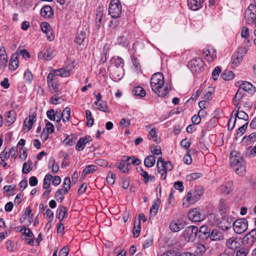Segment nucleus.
<instances>
[{
  "label": "nucleus",
  "mask_w": 256,
  "mask_h": 256,
  "mask_svg": "<svg viewBox=\"0 0 256 256\" xmlns=\"http://www.w3.org/2000/svg\"><path fill=\"white\" fill-rule=\"evenodd\" d=\"M173 169V166L170 161H166L162 166H158V172L161 174V178L164 180L166 176L168 171Z\"/></svg>",
  "instance_id": "obj_11"
},
{
  "label": "nucleus",
  "mask_w": 256,
  "mask_h": 256,
  "mask_svg": "<svg viewBox=\"0 0 256 256\" xmlns=\"http://www.w3.org/2000/svg\"><path fill=\"white\" fill-rule=\"evenodd\" d=\"M60 109L56 110V112L54 110L50 109L46 112L47 117L51 120L54 121L56 120V116L60 114Z\"/></svg>",
  "instance_id": "obj_42"
},
{
  "label": "nucleus",
  "mask_w": 256,
  "mask_h": 256,
  "mask_svg": "<svg viewBox=\"0 0 256 256\" xmlns=\"http://www.w3.org/2000/svg\"><path fill=\"white\" fill-rule=\"evenodd\" d=\"M72 68H62L57 70H55V73L56 76H60L61 77H67L70 76Z\"/></svg>",
  "instance_id": "obj_35"
},
{
  "label": "nucleus",
  "mask_w": 256,
  "mask_h": 256,
  "mask_svg": "<svg viewBox=\"0 0 256 256\" xmlns=\"http://www.w3.org/2000/svg\"><path fill=\"white\" fill-rule=\"evenodd\" d=\"M238 248L235 252V256H246L248 254L249 249L247 246H244Z\"/></svg>",
  "instance_id": "obj_43"
},
{
  "label": "nucleus",
  "mask_w": 256,
  "mask_h": 256,
  "mask_svg": "<svg viewBox=\"0 0 256 256\" xmlns=\"http://www.w3.org/2000/svg\"><path fill=\"white\" fill-rule=\"evenodd\" d=\"M242 243V242L240 240V238L232 236L228 239L225 244L228 249L236 250L240 247Z\"/></svg>",
  "instance_id": "obj_10"
},
{
  "label": "nucleus",
  "mask_w": 256,
  "mask_h": 256,
  "mask_svg": "<svg viewBox=\"0 0 256 256\" xmlns=\"http://www.w3.org/2000/svg\"><path fill=\"white\" fill-rule=\"evenodd\" d=\"M18 66V55L16 54H13L10 60L9 64V69L10 70H15Z\"/></svg>",
  "instance_id": "obj_33"
},
{
  "label": "nucleus",
  "mask_w": 256,
  "mask_h": 256,
  "mask_svg": "<svg viewBox=\"0 0 256 256\" xmlns=\"http://www.w3.org/2000/svg\"><path fill=\"white\" fill-rule=\"evenodd\" d=\"M228 206L226 203L225 202V200L224 199H220V204H219V208L220 210L224 213L228 208Z\"/></svg>",
  "instance_id": "obj_57"
},
{
  "label": "nucleus",
  "mask_w": 256,
  "mask_h": 256,
  "mask_svg": "<svg viewBox=\"0 0 256 256\" xmlns=\"http://www.w3.org/2000/svg\"><path fill=\"white\" fill-rule=\"evenodd\" d=\"M32 164V162L29 161L27 162H24L23 164L22 172L24 174H27L30 172L32 170V168H30V166Z\"/></svg>",
  "instance_id": "obj_56"
},
{
  "label": "nucleus",
  "mask_w": 256,
  "mask_h": 256,
  "mask_svg": "<svg viewBox=\"0 0 256 256\" xmlns=\"http://www.w3.org/2000/svg\"><path fill=\"white\" fill-rule=\"evenodd\" d=\"M67 214V208L64 206H60L57 210L56 218H58L59 221H62L66 217Z\"/></svg>",
  "instance_id": "obj_21"
},
{
  "label": "nucleus",
  "mask_w": 256,
  "mask_h": 256,
  "mask_svg": "<svg viewBox=\"0 0 256 256\" xmlns=\"http://www.w3.org/2000/svg\"><path fill=\"white\" fill-rule=\"evenodd\" d=\"M189 219L194 222H200L205 218L204 215L200 208H193L190 210L188 214Z\"/></svg>",
  "instance_id": "obj_8"
},
{
  "label": "nucleus",
  "mask_w": 256,
  "mask_h": 256,
  "mask_svg": "<svg viewBox=\"0 0 256 256\" xmlns=\"http://www.w3.org/2000/svg\"><path fill=\"white\" fill-rule=\"evenodd\" d=\"M246 54V50L244 48H238L232 56L231 67L234 68L238 66L240 64Z\"/></svg>",
  "instance_id": "obj_7"
},
{
  "label": "nucleus",
  "mask_w": 256,
  "mask_h": 256,
  "mask_svg": "<svg viewBox=\"0 0 256 256\" xmlns=\"http://www.w3.org/2000/svg\"><path fill=\"white\" fill-rule=\"evenodd\" d=\"M92 140V139L90 136H86L80 138L77 142L76 146V149L78 151L83 150L86 146V144L91 142Z\"/></svg>",
  "instance_id": "obj_16"
},
{
  "label": "nucleus",
  "mask_w": 256,
  "mask_h": 256,
  "mask_svg": "<svg viewBox=\"0 0 256 256\" xmlns=\"http://www.w3.org/2000/svg\"><path fill=\"white\" fill-rule=\"evenodd\" d=\"M0 60L1 61L2 64L4 66H6L7 62V56L6 54L5 50H3L2 53H0Z\"/></svg>",
  "instance_id": "obj_61"
},
{
  "label": "nucleus",
  "mask_w": 256,
  "mask_h": 256,
  "mask_svg": "<svg viewBox=\"0 0 256 256\" xmlns=\"http://www.w3.org/2000/svg\"><path fill=\"white\" fill-rule=\"evenodd\" d=\"M97 169V166L94 165H88L83 170L82 176L84 177L86 174H92Z\"/></svg>",
  "instance_id": "obj_41"
},
{
  "label": "nucleus",
  "mask_w": 256,
  "mask_h": 256,
  "mask_svg": "<svg viewBox=\"0 0 256 256\" xmlns=\"http://www.w3.org/2000/svg\"><path fill=\"white\" fill-rule=\"evenodd\" d=\"M221 72V69L220 67L216 66L214 68L212 72V78L214 80H218L219 74Z\"/></svg>",
  "instance_id": "obj_59"
},
{
  "label": "nucleus",
  "mask_w": 256,
  "mask_h": 256,
  "mask_svg": "<svg viewBox=\"0 0 256 256\" xmlns=\"http://www.w3.org/2000/svg\"><path fill=\"white\" fill-rule=\"evenodd\" d=\"M212 240H223L224 236L222 233L218 230H212L208 234Z\"/></svg>",
  "instance_id": "obj_23"
},
{
  "label": "nucleus",
  "mask_w": 256,
  "mask_h": 256,
  "mask_svg": "<svg viewBox=\"0 0 256 256\" xmlns=\"http://www.w3.org/2000/svg\"><path fill=\"white\" fill-rule=\"evenodd\" d=\"M110 74H112L114 78L120 79L124 75L123 68L110 67Z\"/></svg>",
  "instance_id": "obj_22"
},
{
  "label": "nucleus",
  "mask_w": 256,
  "mask_h": 256,
  "mask_svg": "<svg viewBox=\"0 0 256 256\" xmlns=\"http://www.w3.org/2000/svg\"><path fill=\"white\" fill-rule=\"evenodd\" d=\"M194 252L198 256L202 255L206 250V247L203 244L198 242L194 244Z\"/></svg>",
  "instance_id": "obj_26"
},
{
  "label": "nucleus",
  "mask_w": 256,
  "mask_h": 256,
  "mask_svg": "<svg viewBox=\"0 0 256 256\" xmlns=\"http://www.w3.org/2000/svg\"><path fill=\"white\" fill-rule=\"evenodd\" d=\"M36 118V115L34 114L32 115L29 116L28 118H26L24 122V125L26 128L28 130H30L34 122L36 121L34 119Z\"/></svg>",
  "instance_id": "obj_28"
},
{
  "label": "nucleus",
  "mask_w": 256,
  "mask_h": 256,
  "mask_svg": "<svg viewBox=\"0 0 256 256\" xmlns=\"http://www.w3.org/2000/svg\"><path fill=\"white\" fill-rule=\"evenodd\" d=\"M218 256H235V251L230 250L228 249L224 250Z\"/></svg>",
  "instance_id": "obj_63"
},
{
  "label": "nucleus",
  "mask_w": 256,
  "mask_h": 256,
  "mask_svg": "<svg viewBox=\"0 0 256 256\" xmlns=\"http://www.w3.org/2000/svg\"><path fill=\"white\" fill-rule=\"evenodd\" d=\"M232 219L229 218L224 217L220 218L218 226L224 230H228L232 227Z\"/></svg>",
  "instance_id": "obj_15"
},
{
  "label": "nucleus",
  "mask_w": 256,
  "mask_h": 256,
  "mask_svg": "<svg viewBox=\"0 0 256 256\" xmlns=\"http://www.w3.org/2000/svg\"><path fill=\"white\" fill-rule=\"evenodd\" d=\"M234 74L230 70H226L221 74V77L224 80H230L234 78Z\"/></svg>",
  "instance_id": "obj_44"
},
{
  "label": "nucleus",
  "mask_w": 256,
  "mask_h": 256,
  "mask_svg": "<svg viewBox=\"0 0 256 256\" xmlns=\"http://www.w3.org/2000/svg\"><path fill=\"white\" fill-rule=\"evenodd\" d=\"M86 37V34L84 31L78 32L76 34V37L74 42L79 45H80L84 42Z\"/></svg>",
  "instance_id": "obj_34"
},
{
  "label": "nucleus",
  "mask_w": 256,
  "mask_h": 256,
  "mask_svg": "<svg viewBox=\"0 0 256 256\" xmlns=\"http://www.w3.org/2000/svg\"><path fill=\"white\" fill-rule=\"evenodd\" d=\"M150 86L153 92L158 96H166L170 90V84L164 85V76L162 73L154 74L150 79Z\"/></svg>",
  "instance_id": "obj_1"
},
{
  "label": "nucleus",
  "mask_w": 256,
  "mask_h": 256,
  "mask_svg": "<svg viewBox=\"0 0 256 256\" xmlns=\"http://www.w3.org/2000/svg\"><path fill=\"white\" fill-rule=\"evenodd\" d=\"M160 204V198H157L154 200L152 205L150 209V216H154L158 212V210Z\"/></svg>",
  "instance_id": "obj_24"
},
{
  "label": "nucleus",
  "mask_w": 256,
  "mask_h": 256,
  "mask_svg": "<svg viewBox=\"0 0 256 256\" xmlns=\"http://www.w3.org/2000/svg\"><path fill=\"white\" fill-rule=\"evenodd\" d=\"M94 104L96 106V109L100 111L106 112L108 106L106 102L101 101L100 102H95Z\"/></svg>",
  "instance_id": "obj_45"
},
{
  "label": "nucleus",
  "mask_w": 256,
  "mask_h": 256,
  "mask_svg": "<svg viewBox=\"0 0 256 256\" xmlns=\"http://www.w3.org/2000/svg\"><path fill=\"white\" fill-rule=\"evenodd\" d=\"M70 115V108L69 107H66L61 114V116H62V121L66 122L69 121Z\"/></svg>",
  "instance_id": "obj_46"
},
{
  "label": "nucleus",
  "mask_w": 256,
  "mask_h": 256,
  "mask_svg": "<svg viewBox=\"0 0 256 256\" xmlns=\"http://www.w3.org/2000/svg\"><path fill=\"white\" fill-rule=\"evenodd\" d=\"M202 176V174L199 172L192 173L186 176L188 180L192 181Z\"/></svg>",
  "instance_id": "obj_53"
},
{
  "label": "nucleus",
  "mask_w": 256,
  "mask_h": 256,
  "mask_svg": "<svg viewBox=\"0 0 256 256\" xmlns=\"http://www.w3.org/2000/svg\"><path fill=\"white\" fill-rule=\"evenodd\" d=\"M244 18L246 22L249 24H256V4H250L245 12Z\"/></svg>",
  "instance_id": "obj_6"
},
{
  "label": "nucleus",
  "mask_w": 256,
  "mask_h": 256,
  "mask_svg": "<svg viewBox=\"0 0 256 256\" xmlns=\"http://www.w3.org/2000/svg\"><path fill=\"white\" fill-rule=\"evenodd\" d=\"M187 2L188 8L194 11L198 10L204 4V0H188Z\"/></svg>",
  "instance_id": "obj_13"
},
{
  "label": "nucleus",
  "mask_w": 256,
  "mask_h": 256,
  "mask_svg": "<svg viewBox=\"0 0 256 256\" xmlns=\"http://www.w3.org/2000/svg\"><path fill=\"white\" fill-rule=\"evenodd\" d=\"M64 190L62 189H58L56 192L55 198H56L58 202H61L64 198Z\"/></svg>",
  "instance_id": "obj_52"
},
{
  "label": "nucleus",
  "mask_w": 256,
  "mask_h": 256,
  "mask_svg": "<svg viewBox=\"0 0 256 256\" xmlns=\"http://www.w3.org/2000/svg\"><path fill=\"white\" fill-rule=\"evenodd\" d=\"M112 62L114 63V66H111L112 68H123L124 65V60L120 57H117L116 58H114Z\"/></svg>",
  "instance_id": "obj_40"
},
{
  "label": "nucleus",
  "mask_w": 256,
  "mask_h": 256,
  "mask_svg": "<svg viewBox=\"0 0 256 256\" xmlns=\"http://www.w3.org/2000/svg\"><path fill=\"white\" fill-rule=\"evenodd\" d=\"M184 223L182 222L181 220H178L177 221L172 222L170 224V230L174 232H177L184 227Z\"/></svg>",
  "instance_id": "obj_19"
},
{
  "label": "nucleus",
  "mask_w": 256,
  "mask_h": 256,
  "mask_svg": "<svg viewBox=\"0 0 256 256\" xmlns=\"http://www.w3.org/2000/svg\"><path fill=\"white\" fill-rule=\"evenodd\" d=\"M70 180L69 177H66L64 180L63 186L64 188V194L68 192L70 188Z\"/></svg>",
  "instance_id": "obj_48"
},
{
  "label": "nucleus",
  "mask_w": 256,
  "mask_h": 256,
  "mask_svg": "<svg viewBox=\"0 0 256 256\" xmlns=\"http://www.w3.org/2000/svg\"><path fill=\"white\" fill-rule=\"evenodd\" d=\"M198 234V228L190 226L186 227L184 230L182 235L186 242H193Z\"/></svg>",
  "instance_id": "obj_4"
},
{
  "label": "nucleus",
  "mask_w": 256,
  "mask_h": 256,
  "mask_svg": "<svg viewBox=\"0 0 256 256\" xmlns=\"http://www.w3.org/2000/svg\"><path fill=\"white\" fill-rule=\"evenodd\" d=\"M76 136L75 134L67 135L63 141L66 146H71L75 144Z\"/></svg>",
  "instance_id": "obj_30"
},
{
  "label": "nucleus",
  "mask_w": 256,
  "mask_h": 256,
  "mask_svg": "<svg viewBox=\"0 0 256 256\" xmlns=\"http://www.w3.org/2000/svg\"><path fill=\"white\" fill-rule=\"evenodd\" d=\"M156 162V158L154 156L150 155L146 157L144 160V164L147 168L152 167Z\"/></svg>",
  "instance_id": "obj_38"
},
{
  "label": "nucleus",
  "mask_w": 256,
  "mask_h": 256,
  "mask_svg": "<svg viewBox=\"0 0 256 256\" xmlns=\"http://www.w3.org/2000/svg\"><path fill=\"white\" fill-rule=\"evenodd\" d=\"M247 243L253 244L256 240V229H253L246 236Z\"/></svg>",
  "instance_id": "obj_32"
},
{
  "label": "nucleus",
  "mask_w": 256,
  "mask_h": 256,
  "mask_svg": "<svg viewBox=\"0 0 256 256\" xmlns=\"http://www.w3.org/2000/svg\"><path fill=\"white\" fill-rule=\"evenodd\" d=\"M193 191L194 202H197L204 194V189L203 188L199 186L195 188Z\"/></svg>",
  "instance_id": "obj_29"
},
{
  "label": "nucleus",
  "mask_w": 256,
  "mask_h": 256,
  "mask_svg": "<svg viewBox=\"0 0 256 256\" xmlns=\"http://www.w3.org/2000/svg\"><path fill=\"white\" fill-rule=\"evenodd\" d=\"M141 222L140 220H135L134 222V227L133 229V234L134 238H137L140 232Z\"/></svg>",
  "instance_id": "obj_39"
},
{
  "label": "nucleus",
  "mask_w": 256,
  "mask_h": 256,
  "mask_svg": "<svg viewBox=\"0 0 256 256\" xmlns=\"http://www.w3.org/2000/svg\"><path fill=\"white\" fill-rule=\"evenodd\" d=\"M20 232L28 237L32 238L34 236L33 233L28 228H26V227L22 228L20 229Z\"/></svg>",
  "instance_id": "obj_60"
},
{
  "label": "nucleus",
  "mask_w": 256,
  "mask_h": 256,
  "mask_svg": "<svg viewBox=\"0 0 256 256\" xmlns=\"http://www.w3.org/2000/svg\"><path fill=\"white\" fill-rule=\"evenodd\" d=\"M108 13L112 18H118L122 13V6L119 0H112L109 5Z\"/></svg>",
  "instance_id": "obj_5"
},
{
  "label": "nucleus",
  "mask_w": 256,
  "mask_h": 256,
  "mask_svg": "<svg viewBox=\"0 0 256 256\" xmlns=\"http://www.w3.org/2000/svg\"><path fill=\"white\" fill-rule=\"evenodd\" d=\"M40 28L43 32H50L52 30L50 24L46 22H42L40 24Z\"/></svg>",
  "instance_id": "obj_58"
},
{
  "label": "nucleus",
  "mask_w": 256,
  "mask_h": 256,
  "mask_svg": "<svg viewBox=\"0 0 256 256\" xmlns=\"http://www.w3.org/2000/svg\"><path fill=\"white\" fill-rule=\"evenodd\" d=\"M236 118H238L239 119L244 120H248V116L246 112L242 110L238 112V110H237L234 114V118L232 125V128H230L231 130H232L234 128V126L236 122Z\"/></svg>",
  "instance_id": "obj_27"
},
{
  "label": "nucleus",
  "mask_w": 256,
  "mask_h": 256,
  "mask_svg": "<svg viewBox=\"0 0 256 256\" xmlns=\"http://www.w3.org/2000/svg\"><path fill=\"white\" fill-rule=\"evenodd\" d=\"M140 170L141 172L140 174L144 178L145 184H147L149 180H152L154 179V176H149L148 173L142 168H140Z\"/></svg>",
  "instance_id": "obj_49"
},
{
  "label": "nucleus",
  "mask_w": 256,
  "mask_h": 256,
  "mask_svg": "<svg viewBox=\"0 0 256 256\" xmlns=\"http://www.w3.org/2000/svg\"><path fill=\"white\" fill-rule=\"evenodd\" d=\"M54 56V50L52 48H48L45 51H41L38 54V58L45 60H51Z\"/></svg>",
  "instance_id": "obj_17"
},
{
  "label": "nucleus",
  "mask_w": 256,
  "mask_h": 256,
  "mask_svg": "<svg viewBox=\"0 0 256 256\" xmlns=\"http://www.w3.org/2000/svg\"><path fill=\"white\" fill-rule=\"evenodd\" d=\"M46 131L50 132L53 133L54 131V124L50 122H48L46 124Z\"/></svg>",
  "instance_id": "obj_62"
},
{
  "label": "nucleus",
  "mask_w": 256,
  "mask_h": 256,
  "mask_svg": "<svg viewBox=\"0 0 256 256\" xmlns=\"http://www.w3.org/2000/svg\"><path fill=\"white\" fill-rule=\"evenodd\" d=\"M130 159V157L124 156V159L118 164V168L124 173L128 172L129 170L128 166L130 165V163L129 162Z\"/></svg>",
  "instance_id": "obj_12"
},
{
  "label": "nucleus",
  "mask_w": 256,
  "mask_h": 256,
  "mask_svg": "<svg viewBox=\"0 0 256 256\" xmlns=\"http://www.w3.org/2000/svg\"><path fill=\"white\" fill-rule=\"evenodd\" d=\"M40 14L43 17L50 18L53 16V10L50 6H44L42 8Z\"/></svg>",
  "instance_id": "obj_25"
},
{
  "label": "nucleus",
  "mask_w": 256,
  "mask_h": 256,
  "mask_svg": "<svg viewBox=\"0 0 256 256\" xmlns=\"http://www.w3.org/2000/svg\"><path fill=\"white\" fill-rule=\"evenodd\" d=\"M115 174L112 172H110L106 177V182L110 185H112L115 182Z\"/></svg>",
  "instance_id": "obj_54"
},
{
  "label": "nucleus",
  "mask_w": 256,
  "mask_h": 256,
  "mask_svg": "<svg viewBox=\"0 0 256 256\" xmlns=\"http://www.w3.org/2000/svg\"><path fill=\"white\" fill-rule=\"evenodd\" d=\"M252 88L253 86L252 84L248 82H244L240 84L239 88L242 90L244 92H247L251 93L253 91Z\"/></svg>",
  "instance_id": "obj_37"
},
{
  "label": "nucleus",
  "mask_w": 256,
  "mask_h": 256,
  "mask_svg": "<svg viewBox=\"0 0 256 256\" xmlns=\"http://www.w3.org/2000/svg\"><path fill=\"white\" fill-rule=\"evenodd\" d=\"M16 118V112L14 110H10L6 114V120L8 123V126L12 124Z\"/></svg>",
  "instance_id": "obj_31"
},
{
  "label": "nucleus",
  "mask_w": 256,
  "mask_h": 256,
  "mask_svg": "<svg viewBox=\"0 0 256 256\" xmlns=\"http://www.w3.org/2000/svg\"><path fill=\"white\" fill-rule=\"evenodd\" d=\"M24 79L27 83L30 84L32 82L33 80V75L29 70H26L25 71L24 73Z\"/></svg>",
  "instance_id": "obj_51"
},
{
  "label": "nucleus",
  "mask_w": 256,
  "mask_h": 256,
  "mask_svg": "<svg viewBox=\"0 0 256 256\" xmlns=\"http://www.w3.org/2000/svg\"><path fill=\"white\" fill-rule=\"evenodd\" d=\"M134 94L140 98L146 96L145 90L141 86H137L133 90Z\"/></svg>",
  "instance_id": "obj_47"
},
{
  "label": "nucleus",
  "mask_w": 256,
  "mask_h": 256,
  "mask_svg": "<svg viewBox=\"0 0 256 256\" xmlns=\"http://www.w3.org/2000/svg\"><path fill=\"white\" fill-rule=\"evenodd\" d=\"M245 94V92H243L242 90L239 88L236 94L234 97L233 98L232 103L238 108V109H239L240 108L239 104H240L242 98Z\"/></svg>",
  "instance_id": "obj_18"
},
{
  "label": "nucleus",
  "mask_w": 256,
  "mask_h": 256,
  "mask_svg": "<svg viewBox=\"0 0 256 256\" xmlns=\"http://www.w3.org/2000/svg\"><path fill=\"white\" fill-rule=\"evenodd\" d=\"M106 12V9L103 6H99L97 8L96 12V22H99V24H97L98 26L100 27V25L102 24L104 13Z\"/></svg>",
  "instance_id": "obj_20"
},
{
  "label": "nucleus",
  "mask_w": 256,
  "mask_h": 256,
  "mask_svg": "<svg viewBox=\"0 0 256 256\" xmlns=\"http://www.w3.org/2000/svg\"><path fill=\"white\" fill-rule=\"evenodd\" d=\"M177 251L169 250L164 252L160 256H176Z\"/></svg>",
  "instance_id": "obj_64"
},
{
  "label": "nucleus",
  "mask_w": 256,
  "mask_h": 256,
  "mask_svg": "<svg viewBox=\"0 0 256 256\" xmlns=\"http://www.w3.org/2000/svg\"><path fill=\"white\" fill-rule=\"evenodd\" d=\"M230 158L232 166L236 173L240 176L244 175L246 172L245 162L240 154L233 150L230 154Z\"/></svg>",
  "instance_id": "obj_2"
},
{
  "label": "nucleus",
  "mask_w": 256,
  "mask_h": 256,
  "mask_svg": "<svg viewBox=\"0 0 256 256\" xmlns=\"http://www.w3.org/2000/svg\"><path fill=\"white\" fill-rule=\"evenodd\" d=\"M246 155L250 158L254 157L256 156V145L253 148L252 146H249L246 149Z\"/></svg>",
  "instance_id": "obj_50"
},
{
  "label": "nucleus",
  "mask_w": 256,
  "mask_h": 256,
  "mask_svg": "<svg viewBox=\"0 0 256 256\" xmlns=\"http://www.w3.org/2000/svg\"><path fill=\"white\" fill-rule=\"evenodd\" d=\"M192 68V70L196 72H200L204 69V63L203 60L200 58L192 59L188 64Z\"/></svg>",
  "instance_id": "obj_9"
},
{
  "label": "nucleus",
  "mask_w": 256,
  "mask_h": 256,
  "mask_svg": "<svg viewBox=\"0 0 256 256\" xmlns=\"http://www.w3.org/2000/svg\"><path fill=\"white\" fill-rule=\"evenodd\" d=\"M209 223L212 226H217L220 220V218L214 214H210L208 216Z\"/></svg>",
  "instance_id": "obj_36"
},
{
  "label": "nucleus",
  "mask_w": 256,
  "mask_h": 256,
  "mask_svg": "<svg viewBox=\"0 0 256 256\" xmlns=\"http://www.w3.org/2000/svg\"><path fill=\"white\" fill-rule=\"evenodd\" d=\"M233 230L238 234H242L248 228V222L244 218L236 220L232 222Z\"/></svg>",
  "instance_id": "obj_3"
},
{
  "label": "nucleus",
  "mask_w": 256,
  "mask_h": 256,
  "mask_svg": "<svg viewBox=\"0 0 256 256\" xmlns=\"http://www.w3.org/2000/svg\"><path fill=\"white\" fill-rule=\"evenodd\" d=\"M50 162H52V172L53 173H56L59 169V166L58 164H56L55 162V160L53 157H52L50 160L49 164Z\"/></svg>",
  "instance_id": "obj_55"
},
{
  "label": "nucleus",
  "mask_w": 256,
  "mask_h": 256,
  "mask_svg": "<svg viewBox=\"0 0 256 256\" xmlns=\"http://www.w3.org/2000/svg\"><path fill=\"white\" fill-rule=\"evenodd\" d=\"M234 189L232 182L230 180H228L225 182L222 186L219 188L220 192L224 194H228Z\"/></svg>",
  "instance_id": "obj_14"
}]
</instances>
